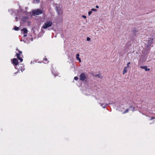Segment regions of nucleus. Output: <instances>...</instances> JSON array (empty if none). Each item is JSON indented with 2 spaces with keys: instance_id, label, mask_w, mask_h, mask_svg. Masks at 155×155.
<instances>
[{
  "instance_id": "nucleus-27",
  "label": "nucleus",
  "mask_w": 155,
  "mask_h": 155,
  "mask_svg": "<svg viewBox=\"0 0 155 155\" xmlns=\"http://www.w3.org/2000/svg\"><path fill=\"white\" fill-rule=\"evenodd\" d=\"M19 52L21 54L22 53V52L21 51H19Z\"/></svg>"
},
{
  "instance_id": "nucleus-4",
  "label": "nucleus",
  "mask_w": 155,
  "mask_h": 155,
  "mask_svg": "<svg viewBox=\"0 0 155 155\" xmlns=\"http://www.w3.org/2000/svg\"><path fill=\"white\" fill-rule=\"evenodd\" d=\"M86 78L85 74H82L80 76V79L81 80L83 81L85 80Z\"/></svg>"
},
{
  "instance_id": "nucleus-15",
  "label": "nucleus",
  "mask_w": 155,
  "mask_h": 155,
  "mask_svg": "<svg viewBox=\"0 0 155 155\" xmlns=\"http://www.w3.org/2000/svg\"><path fill=\"white\" fill-rule=\"evenodd\" d=\"M132 107V106H131L130 107H129V109H127V110H126L125 111H124V112L123 114H125V113H127L128 112V110H129V109L130 108H131V107Z\"/></svg>"
},
{
  "instance_id": "nucleus-3",
  "label": "nucleus",
  "mask_w": 155,
  "mask_h": 155,
  "mask_svg": "<svg viewBox=\"0 0 155 155\" xmlns=\"http://www.w3.org/2000/svg\"><path fill=\"white\" fill-rule=\"evenodd\" d=\"M32 13L35 15H38L41 14L42 13V11L41 10L38 9L33 10L32 11Z\"/></svg>"
},
{
  "instance_id": "nucleus-10",
  "label": "nucleus",
  "mask_w": 155,
  "mask_h": 155,
  "mask_svg": "<svg viewBox=\"0 0 155 155\" xmlns=\"http://www.w3.org/2000/svg\"><path fill=\"white\" fill-rule=\"evenodd\" d=\"M127 67H126L124 68L123 71V74H124L126 73L127 71Z\"/></svg>"
},
{
  "instance_id": "nucleus-13",
  "label": "nucleus",
  "mask_w": 155,
  "mask_h": 155,
  "mask_svg": "<svg viewBox=\"0 0 155 155\" xmlns=\"http://www.w3.org/2000/svg\"><path fill=\"white\" fill-rule=\"evenodd\" d=\"M93 76L95 77H98L99 78H102V76L101 75V74H93Z\"/></svg>"
},
{
  "instance_id": "nucleus-23",
  "label": "nucleus",
  "mask_w": 155,
  "mask_h": 155,
  "mask_svg": "<svg viewBox=\"0 0 155 155\" xmlns=\"http://www.w3.org/2000/svg\"><path fill=\"white\" fill-rule=\"evenodd\" d=\"M130 64V62H129L127 64V68L128 67H129V65Z\"/></svg>"
},
{
  "instance_id": "nucleus-1",
  "label": "nucleus",
  "mask_w": 155,
  "mask_h": 155,
  "mask_svg": "<svg viewBox=\"0 0 155 155\" xmlns=\"http://www.w3.org/2000/svg\"><path fill=\"white\" fill-rule=\"evenodd\" d=\"M52 24V22L51 21H48L45 22L43 25L42 28L44 29H46L50 27Z\"/></svg>"
},
{
  "instance_id": "nucleus-6",
  "label": "nucleus",
  "mask_w": 155,
  "mask_h": 155,
  "mask_svg": "<svg viewBox=\"0 0 155 155\" xmlns=\"http://www.w3.org/2000/svg\"><path fill=\"white\" fill-rule=\"evenodd\" d=\"M140 68L143 69H144L145 71H149L150 70V68H147V67L146 66H141Z\"/></svg>"
},
{
  "instance_id": "nucleus-17",
  "label": "nucleus",
  "mask_w": 155,
  "mask_h": 155,
  "mask_svg": "<svg viewBox=\"0 0 155 155\" xmlns=\"http://www.w3.org/2000/svg\"><path fill=\"white\" fill-rule=\"evenodd\" d=\"M97 10L95 8H92L91 10V11L96 12L97 11Z\"/></svg>"
},
{
  "instance_id": "nucleus-20",
  "label": "nucleus",
  "mask_w": 155,
  "mask_h": 155,
  "mask_svg": "<svg viewBox=\"0 0 155 155\" xmlns=\"http://www.w3.org/2000/svg\"><path fill=\"white\" fill-rule=\"evenodd\" d=\"M78 79V78L77 77H75L74 78V79L75 80H77Z\"/></svg>"
},
{
  "instance_id": "nucleus-5",
  "label": "nucleus",
  "mask_w": 155,
  "mask_h": 155,
  "mask_svg": "<svg viewBox=\"0 0 155 155\" xmlns=\"http://www.w3.org/2000/svg\"><path fill=\"white\" fill-rule=\"evenodd\" d=\"M13 63L15 64V65H17L18 64V60L16 58H14L13 60Z\"/></svg>"
},
{
  "instance_id": "nucleus-28",
  "label": "nucleus",
  "mask_w": 155,
  "mask_h": 155,
  "mask_svg": "<svg viewBox=\"0 0 155 155\" xmlns=\"http://www.w3.org/2000/svg\"><path fill=\"white\" fill-rule=\"evenodd\" d=\"M154 117H151V119H150V120H152V119H154Z\"/></svg>"
},
{
  "instance_id": "nucleus-11",
  "label": "nucleus",
  "mask_w": 155,
  "mask_h": 155,
  "mask_svg": "<svg viewBox=\"0 0 155 155\" xmlns=\"http://www.w3.org/2000/svg\"><path fill=\"white\" fill-rule=\"evenodd\" d=\"M21 31L24 32V33L25 34H27L28 32V30L25 28H23V29L21 30Z\"/></svg>"
},
{
  "instance_id": "nucleus-16",
  "label": "nucleus",
  "mask_w": 155,
  "mask_h": 155,
  "mask_svg": "<svg viewBox=\"0 0 155 155\" xmlns=\"http://www.w3.org/2000/svg\"><path fill=\"white\" fill-rule=\"evenodd\" d=\"M14 29L15 30L17 31L18 30V29H19V28L16 26H15L14 28Z\"/></svg>"
},
{
  "instance_id": "nucleus-24",
  "label": "nucleus",
  "mask_w": 155,
  "mask_h": 155,
  "mask_svg": "<svg viewBox=\"0 0 155 155\" xmlns=\"http://www.w3.org/2000/svg\"><path fill=\"white\" fill-rule=\"evenodd\" d=\"M82 17L83 18H86V16H85V15H82Z\"/></svg>"
},
{
  "instance_id": "nucleus-29",
  "label": "nucleus",
  "mask_w": 155,
  "mask_h": 155,
  "mask_svg": "<svg viewBox=\"0 0 155 155\" xmlns=\"http://www.w3.org/2000/svg\"><path fill=\"white\" fill-rule=\"evenodd\" d=\"M16 18V19H17V18ZM17 21V19H16V21Z\"/></svg>"
},
{
  "instance_id": "nucleus-9",
  "label": "nucleus",
  "mask_w": 155,
  "mask_h": 155,
  "mask_svg": "<svg viewBox=\"0 0 155 155\" xmlns=\"http://www.w3.org/2000/svg\"><path fill=\"white\" fill-rule=\"evenodd\" d=\"M17 58L20 60V62H21L23 61V59L20 57V55L19 54H16Z\"/></svg>"
},
{
  "instance_id": "nucleus-21",
  "label": "nucleus",
  "mask_w": 155,
  "mask_h": 155,
  "mask_svg": "<svg viewBox=\"0 0 155 155\" xmlns=\"http://www.w3.org/2000/svg\"><path fill=\"white\" fill-rule=\"evenodd\" d=\"M90 38L89 37H87V41H89L90 40Z\"/></svg>"
},
{
  "instance_id": "nucleus-2",
  "label": "nucleus",
  "mask_w": 155,
  "mask_h": 155,
  "mask_svg": "<svg viewBox=\"0 0 155 155\" xmlns=\"http://www.w3.org/2000/svg\"><path fill=\"white\" fill-rule=\"evenodd\" d=\"M56 10L57 14L60 16L63 13V11L62 9V7L60 5L57 6L56 8Z\"/></svg>"
},
{
  "instance_id": "nucleus-8",
  "label": "nucleus",
  "mask_w": 155,
  "mask_h": 155,
  "mask_svg": "<svg viewBox=\"0 0 155 155\" xmlns=\"http://www.w3.org/2000/svg\"><path fill=\"white\" fill-rule=\"evenodd\" d=\"M99 104H100V106H103L102 107L104 108H105L106 107V105L108 104H106L104 103H100Z\"/></svg>"
},
{
  "instance_id": "nucleus-12",
  "label": "nucleus",
  "mask_w": 155,
  "mask_h": 155,
  "mask_svg": "<svg viewBox=\"0 0 155 155\" xmlns=\"http://www.w3.org/2000/svg\"><path fill=\"white\" fill-rule=\"evenodd\" d=\"M79 54H76V59L77 60H78L80 62H81V59L79 58Z\"/></svg>"
},
{
  "instance_id": "nucleus-25",
  "label": "nucleus",
  "mask_w": 155,
  "mask_h": 155,
  "mask_svg": "<svg viewBox=\"0 0 155 155\" xmlns=\"http://www.w3.org/2000/svg\"><path fill=\"white\" fill-rule=\"evenodd\" d=\"M96 8H99V6L97 5L96 6Z\"/></svg>"
},
{
  "instance_id": "nucleus-19",
  "label": "nucleus",
  "mask_w": 155,
  "mask_h": 155,
  "mask_svg": "<svg viewBox=\"0 0 155 155\" xmlns=\"http://www.w3.org/2000/svg\"><path fill=\"white\" fill-rule=\"evenodd\" d=\"M92 11H90L89 12H88V15H90L92 13Z\"/></svg>"
},
{
  "instance_id": "nucleus-26",
  "label": "nucleus",
  "mask_w": 155,
  "mask_h": 155,
  "mask_svg": "<svg viewBox=\"0 0 155 155\" xmlns=\"http://www.w3.org/2000/svg\"><path fill=\"white\" fill-rule=\"evenodd\" d=\"M27 36V35H26V34H25V35H24V37H26V36Z\"/></svg>"
},
{
  "instance_id": "nucleus-7",
  "label": "nucleus",
  "mask_w": 155,
  "mask_h": 155,
  "mask_svg": "<svg viewBox=\"0 0 155 155\" xmlns=\"http://www.w3.org/2000/svg\"><path fill=\"white\" fill-rule=\"evenodd\" d=\"M28 19V18L26 17H23L21 18V20L23 22H25Z\"/></svg>"
},
{
  "instance_id": "nucleus-18",
  "label": "nucleus",
  "mask_w": 155,
  "mask_h": 155,
  "mask_svg": "<svg viewBox=\"0 0 155 155\" xmlns=\"http://www.w3.org/2000/svg\"><path fill=\"white\" fill-rule=\"evenodd\" d=\"M47 61V58H44V59H43V61H44V62L45 63H47L45 62L46 61Z\"/></svg>"
},
{
  "instance_id": "nucleus-22",
  "label": "nucleus",
  "mask_w": 155,
  "mask_h": 155,
  "mask_svg": "<svg viewBox=\"0 0 155 155\" xmlns=\"http://www.w3.org/2000/svg\"><path fill=\"white\" fill-rule=\"evenodd\" d=\"M34 0L35 1H36L37 3H38L40 2V0Z\"/></svg>"
},
{
  "instance_id": "nucleus-14",
  "label": "nucleus",
  "mask_w": 155,
  "mask_h": 155,
  "mask_svg": "<svg viewBox=\"0 0 155 155\" xmlns=\"http://www.w3.org/2000/svg\"><path fill=\"white\" fill-rule=\"evenodd\" d=\"M153 40V39H150V40H149V42L148 43V45H147L148 46H150L151 45V43L152 42Z\"/></svg>"
}]
</instances>
